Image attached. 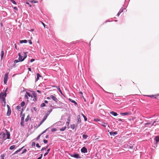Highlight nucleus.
<instances>
[{
	"label": "nucleus",
	"mask_w": 159,
	"mask_h": 159,
	"mask_svg": "<svg viewBox=\"0 0 159 159\" xmlns=\"http://www.w3.org/2000/svg\"><path fill=\"white\" fill-rule=\"evenodd\" d=\"M47 115H45V116H44L43 119L42 120V121L40 122L39 124V125H38V127L47 118Z\"/></svg>",
	"instance_id": "obj_5"
},
{
	"label": "nucleus",
	"mask_w": 159,
	"mask_h": 159,
	"mask_svg": "<svg viewBox=\"0 0 159 159\" xmlns=\"http://www.w3.org/2000/svg\"><path fill=\"white\" fill-rule=\"evenodd\" d=\"M70 127L72 129H74L75 128V125L73 124L71 125Z\"/></svg>",
	"instance_id": "obj_33"
},
{
	"label": "nucleus",
	"mask_w": 159,
	"mask_h": 159,
	"mask_svg": "<svg viewBox=\"0 0 159 159\" xmlns=\"http://www.w3.org/2000/svg\"><path fill=\"white\" fill-rule=\"evenodd\" d=\"M155 140L157 142H158L159 141V136H157L155 138Z\"/></svg>",
	"instance_id": "obj_24"
},
{
	"label": "nucleus",
	"mask_w": 159,
	"mask_h": 159,
	"mask_svg": "<svg viewBox=\"0 0 159 159\" xmlns=\"http://www.w3.org/2000/svg\"><path fill=\"white\" fill-rule=\"evenodd\" d=\"M72 156L75 158H79V155L78 154H74Z\"/></svg>",
	"instance_id": "obj_15"
},
{
	"label": "nucleus",
	"mask_w": 159,
	"mask_h": 159,
	"mask_svg": "<svg viewBox=\"0 0 159 159\" xmlns=\"http://www.w3.org/2000/svg\"><path fill=\"white\" fill-rule=\"evenodd\" d=\"M15 145L11 146L10 147V149H11V150H12V149H14V148H15Z\"/></svg>",
	"instance_id": "obj_30"
},
{
	"label": "nucleus",
	"mask_w": 159,
	"mask_h": 159,
	"mask_svg": "<svg viewBox=\"0 0 159 159\" xmlns=\"http://www.w3.org/2000/svg\"><path fill=\"white\" fill-rule=\"evenodd\" d=\"M19 61H18V60H16L14 61V62L15 63H16L18 62Z\"/></svg>",
	"instance_id": "obj_50"
},
{
	"label": "nucleus",
	"mask_w": 159,
	"mask_h": 159,
	"mask_svg": "<svg viewBox=\"0 0 159 159\" xmlns=\"http://www.w3.org/2000/svg\"><path fill=\"white\" fill-rule=\"evenodd\" d=\"M30 2L32 3H37L38 2L37 1H36V0H34L31 1H30Z\"/></svg>",
	"instance_id": "obj_34"
},
{
	"label": "nucleus",
	"mask_w": 159,
	"mask_h": 159,
	"mask_svg": "<svg viewBox=\"0 0 159 159\" xmlns=\"http://www.w3.org/2000/svg\"><path fill=\"white\" fill-rule=\"evenodd\" d=\"M25 104V102L24 101H23L20 104V106L21 107H23Z\"/></svg>",
	"instance_id": "obj_28"
},
{
	"label": "nucleus",
	"mask_w": 159,
	"mask_h": 159,
	"mask_svg": "<svg viewBox=\"0 0 159 159\" xmlns=\"http://www.w3.org/2000/svg\"><path fill=\"white\" fill-rule=\"evenodd\" d=\"M20 43H26L27 42V40H21L20 41Z\"/></svg>",
	"instance_id": "obj_23"
},
{
	"label": "nucleus",
	"mask_w": 159,
	"mask_h": 159,
	"mask_svg": "<svg viewBox=\"0 0 159 159\" xmlns=\"http://www.w3.org/2000/svg\"><path fill=\"white\" fill-rule=\"evenodd\" d=\"M8 79V73H7L5 75L4 78V83L6 84L7 83Z\"/></svg>",
	"instance_id": "obj_3"
},
{
	"label": "nucleus",
	"mask_w": 159,
	"mask_h": 159,
	"mask_svg": "<svg viewBox=\"0 0 159 159\" xmlns=\"http://www.w3.org/2000/svg\"><path fill=\"white\" fill-rule=\"evenodd\" d=\"M81 152L84 153H86L87 152V150L85 147H83L81 149Z\"/></svg>",
	"instance_id": "obj_10"
},
{
	"label": "nucleus",
	"mask_w": 159,
	"mask_h": 159,
	"mask_svg": "<svg viewBox=\"0 0 159 159\" xmlns=\"http://www.w3.org/2000/svg\"><path fill=\"white\" fill-rule=\"evenodd\" d=\"M52 111V109H50L49 111H48L47 113V114H46V115H47V116H48V115H49V114L50 113V112Z\"/></svg>",
	"instance_id": "obj_38"
},
{
	"label": "nucleus",
	"mask_w": 159,
	"mask_h": 159,
	"mask_svg": "<svg viewBox=\"0 0 159 159\" xmlns=\"http://www.w3.org/2000/svg\"><path fill=\"white\" fill-rule=\"evenodd\" d=\"M23 111V109H22V111H21V112L20 113V116L22 115V114Z\"/></svg>",
	"instance_id": "obj_58"
},
{
	"label": "nucleus",
	"mask_w": 159,
	"mask_h": 159,
	"mask_svg": "<svg viewBox=\"0 0 159 159\" xmlns=\"http://www.w3.org/2000/svg\"><path fill=\"white\" fill-rule=\"evenodd\" d=\"M50 97L51 98H52V99L54 101H55V102H57V99L56 97L54 96L53 95H50Z\"/></svg>",
	"instance_id": "obj_9"
},
{
	"label": "nucleus",
	"mask_w": 159,
	"mask_h": 159,
	"mask_svg": "<svg viewBox=\"0 0 159 159\" xmlns=\"http://www.w3.org/2000/svg\"><path fill=\"white\" fill-rule=\"evenodd\" d=\"M14 9H15V10H18L17 8L16 7H14Z\"/></svg>",
	"instance_id": "obj_60"
},
{
	"label": "nucleus",
	"mask_w": 159,
	"mask_h": 159,
	"mask_svg": "<svg viewBox=\"0 0 159 159\" xmlns=\"http://www.w3.org/2000/svg\"><path fill=\"white\" fill-rule=\"evenodd\" d=\"M27 151V150L26 149H24L22 152L21 153V154H23L25 152Z\"/></svg>",
	"instance_id": "obj_46"
},
{
	"label": "nucleus",
	"mask_w": 159,
	"mask_h": 159,
	"mask_svg": "<svg viewBox=\"0 0 159 159\" xmlns=\"http://www.w3.org/2000/svg\"><path fill=\"white\" fill-rule=\"evenodd\" d=\"M25 97L26 99H28L29 98V97L30 99L31 100L33 98V96L30 94V93L28 92H26V94L25 95Z\"/></svg>",
	"instance_id": "obj_2"
},
{
	"label": "nucleus",
	"mask_w": 159,
	"mask_h": 159,
	"mask_svg": "<svg viewBox=\"0 0 159 159\" xmlns=\"http://www.w3.org/2000/svg\"><path fill=\"white\" fill-rule=\"evenodd\" d=\"M41 135V134H40L35 139V140H36V141H37L38 140H39V139L40 138V136Z\"/></svg>",
	"instance_id": "obj_29"
},
{
	"label": "nucleus",
	"mask_w": 159,
	"mask_h": 159,
	"mask_svg": "<svg viewBox=\"0 0 159 159\" xmlns=\"http://www.w3.org/2000/svg\"><path fill=\"white\" fill-rule=\"evenodd\" d=\"M48 147V146L46 147H43V148L41 150V151H43V150H46V149L47 148V147Z\"/></svg>",
	"instance_id": "obj_43"
},
{
	"label": "nucleus",
	"mask_w": 159,
	"mask_h": 159,
	"mask_svg": "<svg viewBox=\"0 0 159 159\" xmlns=\"http://www.w3.org/2000/svg\"><path fill=\"white\" fill-rule=\"evenodd\" d=\"M5 131L6 132V134L7 135V139H10V133L6 129Z\"/></svg>",
	"instance_id": "obj_11"
},
{
	"label": "nucleus",
	"mask_w": 159,
	"mask_h": 159,
	"mask_svg": "<svg viewBox=\"0 0 159 159\" xmlns=\"http://www.w3.org/2000/svg\"><path fill=\"white\" fill-rule=\"evenodd\" d=\"M42 24V25H43V26H44V28H45V24L44 23H43V22H41Z\"/></svg>",
	"instance_id": "obj_55"
},
{
	"label": "nucleus",
	"mask_w": 159,
	"mask_h": 159,
	"mask_svg": "<svg viewBox=\"0 0 159 159\" xmlns=\"http://www.w3.org/2000/svg\"><path fill=\"white\" fill-rule=\"evenodd\" d=\"M47 129H45V130H44L43 132L41 134H40L42 135V134H43L44 133H45V132H46L47 130Z\"/></svg>",
	"instance_id": "obj_45"
},
{
	"label": "nucleus",
	"mask_w": 159,
	"mask_h": 159,
	"mask_svg": "<svg viewBox=\"0 0 159 159\" xmlns=\"http://www.w3.org/2000/svg\"><path fill=\"white\" fill-rule=\"evenodd\" d=\"M81 115L82 116H83V117L84 118V120L85 121H86L87 120V118L86 117V116H85L83 114H81Z\"/></svg>",
	"instance_id": "obj_26"
},
{
	"label": "nucleus",
	"mask_w": 159,
	"mask_h": 159,
	"mask_svg": "<svg viewBox=\"0 0 159 159\" xmlns=\"http://www.w3.org/2000/svg\"><path fill=\"white\" fill-rule=\"evenodd\" d=\"M25 116V115L24 114H23L22 115H21V120L24 121Z\"/></svg>",
	"instance_id": "obj_25"
},
{
	"label": "nucleus",
	"mask_w": 159,
	"mask_h": 159,
	"mask_svg": "<svg viewBox=\"0 0 159 159\" xmlns=\"http://www.w3.org/2000/svg\"><path fill=\"white\" fill-rule=\"evenodd\" d=\"M66 128V127H64L62 128L61 129H60V130L61 131H64Z\"/></svg>",
	"instance_id": "obj_32"
},
{
	"label": "nucleus",
	"mask_w": 159,
	"mask_h": 159,
	"mask_svg": "<svg viewBox=\"0 0 159 159\" xmlns=\"http://www.w3.org/2000/svg\"><path fill=\"white\" fill-rule=\"evenodd\" d=\"M28 69L30 71H31V69L30 68H28Z\"/></svg>",
	"instance_id": "obj_63"
},
{
	"label": "nucleus",
	"mask_w": 159,
	"mask_h": 159,
	"mask_svg": "<svg viewBox=\"0 0 159 159\" xmlns=\"http://www.w3.org/2000/svg\"><path fill=\"white\" fill-rule=\"evenodd\" d=\"M4 54V51L3 50H2L1 52V58L2 60V58H3Z\"/></svg>",
	"instance_id": "obj_19"
},
{
	"label": "nucleus",
	"mask_w": 159,
	"mask_h": 159,
	"mask_svg": "<svg viewBox=\"0 0 159 159\" xmlns=\"http://www.w3.org/2000/svg\"><path fill=\"white\" fill-rule=\"evenodd\" d=\"M24 147H22V148H21L20 149H19L17 150L16 152L15 153H18L19 152H20V151Z\"/></svg>",
	"instance_id": "obj_41"
},
{
	"label": "nucleus",
	"mask_w": 159,
	"mask_h": 159,
	"mask_svg": "<svg viewBox=\"0 0 159 159\" xmlns=\"http://www.w3.org/2000/svg\"><path fill=\"white\" fill-rule=\"evenodd\" d=\"M29 118H30L29 115H28L27 116V118H26L25 119V121L26 122H27V121H28L29 119Z\"/></svg>",
	"instance_id": "obj_31"
},
{
	"label": "nucleus",
	"mask_w": 159,
	"mask_h": 159,
	"mask_svg": "<svg viewBox=\"0 0 159 159\" xmlns=\"http://www.w3.org/2000/svg\"><path fill=\"white\" fill-rule=\"evenodd\" d=\"M110 113L111 114L115 116H117L118 115L117 113H116L115 112L113 111L111 112Z\"/></svg>",
	"instance_id": "obj_14"
},
{
	"label": "nucleus",
	"mask_w": 159,
	"mask_h": 159,
	"mask_svg": "<svg viewBox=\"0 0 159 159\" xmlns=\"http://www.w3.org/2000/svg\"><path fill=\"white\" fill-rule=\"evenodd\" d=\"M11 109H9V110H8V111H7V116H9L11 115Z\"/></svg>",
	"instance_id": "obj_16"
},
{
	"label": "nucleus",
	"mask_w": 159,
	"mask_h": 159,
	"mask_svg": "<svg viewBox=\"0 0 159 159\" xmlns=\"http://www.w3.org/2000/svg\"><path fill=\"white\" fill-rule=\"evenodd\" d=\"M83 138H84V139H86L88 137V136L87 135L83 134L82 136Z\"/></svg>",
	"instance_id": "obj_36"
},
{
	"label": "nucleus",
	"mask_w": 159,
	"mask_h": 159,
	"mask_svg": "<svg viewBox=\"0 0 159 159\" xmlns=\"http://www.w3.org/2000/svg\"><path fill=\"white\" fill-rule=\"evenodd\" d=\"M48 103V101L47 100L44 101V103Z\"/></svg>",
	"instance_id": "obj_61"
},
{
	"label": "nucleus",
	"mask_w": 159,
	"mask_h": 159,
	"mask_svg": "<svg viewBox=\"0 0 159 159\" xmlns=\"http://www.w3.org/2000/svg\"><path fill=\"white\" fill-rule=\"evenodd\" d=\"M6 134L4 132H2L0 134V139H3L5 138Z\"/></svg>",
	"instance_id": "obj_6"
},
{
	"label": "nucleus",
	"mask_w": 159,
	"mask_h": 159,
	"mask_svg": "<svg viewBox=\"0 0 159 159\" xmlns=\"http://www.w3.org/2000/svg\"><path fill=\"white\" fill-rule=\"evenodd\" d=\"M7 107L8 110H9L11 109L9 106L8 105H7Z\"/></svg>",
	"instance_id": "obj_57"
},
{
	"label": "nucleus",
	"mask_w": 159,
	"mask_h": 159,
	"mask_svg": "<svg viewBox=\"0 0 159 159\" xmlns=\"http://www.w3.org/2000/svg\"><path fill=\"white\" fill-rule=\"evenodd\" d=\"M102 125L105 127H106L107 125V124L105 123H102Z\"/></svg>",
	"instance_id": "obj_35"
},
{
	"label": "nucleus",
	"mask_w": 159,
	"mask_h": 159,
	"mask_svg": "<svg viewBox=\"0 0 159 159\" xmlns=\"http://www.w3.org/2000/svg\"><path fill=\"white\" fill-rule=\"evenodd\" d=\"M58 90H59V92H60L61 93H62V92H61V90L60 89V88H59V89H58Z\"/></svg>",
	"instance_id": "obj_62"
},
{
	"label": "nucleus",
	"mask_w": 159,
	"mask_h": 159,
	"mask_svg": "<svg viewBox=\"0 0 159 159\" xmlns=\"http://www.w3.org/2000/svg\"><path fill=\"white\" fill-rule=\"evenodd\" d=\"M35 142H33L32 143V147H34L35 146Z\"/></svg>",
	"instance_id": "obj_47"
},
{
	"label": "nucleus",
	"mask_w": 159,
	"mask_h": 159,
	"mask_svg": "<svg viewBox=\"0 0 159 159\" xmlns=\"http://www.w3.org/2000/svg\"><path fill=\"white\" fill-rule=\"evenodd\" d=\"M123 11V10H122L121 11H120L118 13H117V15L118 16H119L120 15L121 13V12H122Z\"/></svg>",
	"instance_id": "obj_40"
},
{
	"label": "nucleus",
	"mask_w": 159,
	"mask_h": 159,
	"mask_svg": "<svg viewBox=\"0 0 159 159\" xmlns=\"http://www.w3.org/2000/svg\"><path fill=\"white\" fill-rule=\"evenodd\" d=\"M77 122L79 124H80L81 123V120L80 117V115H78L77 116Z\"/></svg>",
	"instance_id": "obj_12"
},
{
	"label": "nucleus",
	"mask_w": 159,
	"mask_h": 159,
	"mask_svg": "<svg viewBox=\"0 0 159 159\" xmlns=\"http://www.w3.org/2000/svg\"><path fill=\"white\" fill-rule=\"evenodd\" d=\"M47 99H51V98L50 97H50H47Z\"/></svg>",
	"instance_id": "obj_59"
},
{
	"label": "nucleus",
	"mask_w": 159,
	"mask_h": 159,
	"mask_svg": "<svg viewBox=\"0 0 159 159\" xmlns=\"http://www.w3.org/2000/svg\"><path fill=\"white\" fill-rule=\"evenodd\" d=\"M42 156H43V154H41V156L39 157H38L37 158V159H41V158H42Z\"/></svg>",
	"instance_id": "obj_54"
},
{
	"label": "nucleus",
	"mask_w": 159,
	"mask_h": 159,
	"mask_svg": "<svg viewBox=\"0 0 159 159\" xmlns=\"http://www.w3.org/2000/svg\"><path fill=\"white\" fill-rule=\"evenodd\" d=\"M43 142L44 143L46 144L48 143V140L44 139L43 140Z\"/></svg>",
	"instance_id": "obj_48"
},
{
	"label": "nucleus",
	"mask_w": 159,
	"mask_h": 159,
	"mask_svg": "<svg viewBox=\"0 0 159 159\" xmlns=\"http://www.w3.org/2000/svg\"><path fill=\"white\" fill-rule=\"evenodd\" d=\"M70 101L71 102H72L74 103L75 105H77V103L74 100L71 99H69Z\"/></svg>",
	"instance_id": "obj_18"
},
{
	"label": "nucleus",
	"mask_w": 159,
	"mask_h": 159,
	"mask_svg": "<svg viewBox=\"0 0 159 159\" xmlns=\"http://www.w3.org/2000/svg\"><path fill=\"white\" fill-rule=\"evenodd\" d=\"M35 60V59H31L30 60V62H33V61H34Z\"/></svg>",
	"instance_id": "obj_56"
},
{
	"label": "nucleus",
	"mask_w": 159,
	"mask_h": 159,
	"mask_svg": "<svg viewBox=\"0 0 159 159\" xmlns=\"http://www.w3.org/2000/svg\"><path fill=\"white\" fill-rule=\"evenodd\" d=\"M28 42H29V43L30 44H32V42L30 40H29L28 41Z\"/></svg>",
	"instance_id": "obj_53"
},
{
	"label": "nucleus",
	"mask_w": 159,
	"mask_h": 159,
	"mask_svg": "<svg viewBox=\"0 0 159 159\" xmlns=\"http://www.w3.org/2000/svg\"><path fill=\"white\" fill-rule=\"evenodd\" d=\"M36 146L38 147V148H40V146H39V143H37L36 144Z\"/></svg>",
	"instance_id": "obj_51"
},
{
	"label": "nucleus",
	"mask_w": 159,
	"mask_h": 159,
	"mask_svg": "<svg viewBox=\"0 0 159 159\" xmlns=\"http://www.w3.org/2000/svg\"><path fill=\"white\" fill-rule=\"evenodd\" d=\"M47 115H45V116H44L43 119L42 120V121L40 122L39 124V125H38V127L47 118Z\"/></svg>",
	"instance_id": "obj_4"
},
{
	"label": "nucleus",
	"mask_w": 159,
	"mask_h": 159,
	"mask_svg": "<svg viewBox=\"0 0 159 159\" xmlns=\"http://www.w3.org/2000/svg\"><path fill=\"white\" fill-rule=\"evenodd\" d=\"M41 76L40 75V74H39V73H38L37 74V78H36V80L37 81L39 79V78L40 77H41Z\"/></svg>",
	"instance_id": "obj_17"
},
{
	"label": "nucleus",
	"mask_w": 159,
	"mask_h": 159,
	"mask_svg": "<svg viewBox=\"0 0 159 159\" xmlns=\"http://www.w3.org/2000/svg\"><path fill=\"white\" fill-rule=\"evenodd\" d=\"M6 93H4L2 92L0 93V98L1 101H2L4 102L3 106H4L6 105L5 97L6 96Z\"/></svg>",
	"instance_id": "obj_1"
},
{
	"label": "nucleus",
	"mask_w": 159,
	"mask_h": 159,
	"mask_svg": "<svg viewBox=\"0 0 159 159\" xmlns=\"http://www.w3.org/2000/svg\"><path fill=\"white\" fill-rule=\"evenodd\" d=\"M1 157L2 159H4V156L3 155H2Z\"/></svg>",
	"instance_id": "obj_49"
},
{
	"label": "nucleus",
	"mask_w": 159,
	"mask_h": 159,
	"mask_svg": "<svg viewBox=\"0 0 159 159\" xmlns=\"http://www.w3.org/2000/svg\"><path fill=\"white\" fill-rule=\"evenodd\" d=\"M111 135L114 136L115 135H116L117 134V132L116 131L115 132H111L109 133Z\"/></svg>",
	"instance_id": "obj_13"
},
{
	"label": "nucleus",
	"mask_w": 159,
	"mask_h": 159,
	"mask_svg": "<svg viewBox=\"0 0 159 159\" xmlns=\"http://www.w3.org/2000/svg\"><path fill=\"white\" fill-rule=\"evenodd\" d=\"M50 150V148H49V149H48L47 152L44 155V156H46L48 153L49 152Z\"/></svg>",
	"instance_id": "obj_22"
},
{
	"label": "nucleus",
	"mask_w": 159,
	"mask_h": 159,
	"mask_svg": "<svg viewBox=\"0 0 159 159\" xmlns=\"http://www.w3.org/2000/svg\"><path fill=\"white\" fill-rule=\"evenodd\" d=\"M70 117H69L68 118V119H67V121L66 122V124H67L68 125H69V122H70Z\"/></svg>",
	"instance_id": "obj_20"
},
{
	"label": "nucleus",
	"mask_w": 159,
	"mask_h": 159,
	"mask_svg": "<svg viewBox=\"0 0 159 159\" xmlns=\"http://www.w3.org/2000/svg\"><path fill=\"white\" fill-rule=\"evenodd\" d=\"M57 130V129L56 128H53L52 129L51 131L52 132H55V131H56Z\"/></svg>",
	"instance_id": "obj_39"
},
{
	"label": "nucleus",
	"mask_w": 159,
	"mask_h": 159,
	"mask_svg": "<svg viewBox=\"0 0 159 159\" xmlns=\"http://www.w3.org/2000/svg\"><path fill=\"white\" fill-rule=\"evenodd\" d=\"M11 2L14 4H16V3L13 0H11Z\"/></svg>",
	"instance_id": "obj_42"
},
{
	"label": "nucleus",
	"mask_w": 159,
	"mask_h": 159,
	"mask_svg": "<svg viewBox=\"0 0 159 159\" xmlns=\"http://www.w3.org/2000/svg\"><path fill=\"white\" fill-rule=\"evenodd\" d=\"M37 92L39 93H41V91L39 90H37Z\"/></svg>",
	"instance_id": "obj_64"
},
{
	"label": "nucleus",
	"mask_w": 159,
	"mask_h": 159,
	"mask_svg": "<svg viewBox=\"0 0 159 159\" xmlns=\"http://www.w3.org/2000/svg\"><path fill=\"white\" fill-rule=\"evenodd\" d=\"M18 55L19 56V61H22L24 60V59L23 58V56H21L20 53H19Z\"/></svg>",
	"instance_id": "obj_7"
},
{
	"label": "nucleus",
	"mask_w": 159,
	"mask_h": 159,
	"mask_svg": "<svg viewBox=\"0 0 159 159\" xmlns=\"http://www.w3.org/2000/svg\"><path fill=\"white\" fill-rule=\"evenodd\" d=\"M131 112H126L125 113H120V114L123 116H127L131 114Z\"/></svg>",
	"instance_id": "obj_8"
},
{
	"label": "nucleus",
	"mask_w": 159,
	"mask_h": 159,
	"mask_svg": "<svg viewBox=\"0 0 159 159\" xmlns=\"http://www.w3.org/2000/svg\"><path fill=\"white\" fill-rule=\"evenodd\" d=\"M24 121L21 120V122H20V125H21V126L23 127H24L25 126V125L24 124Z\"/></svg>",
	"instance_id": "obj_27"
},
{
	"label": "nucleus",
	"mask_w": 159,
	"mask_h": 159,
	"mask_svg": "<svg viewBox=\"0 0 159 159\" xmlns=\"http://www.w3.org/2000/svg\"><path fill=\"white\" fill-rule=\"evenodd\" d=\"M16 109L18 110H19L21 109V107L19 106H17L16 107Z\"/></svg>",
	"instance_id": "obj_44"
},
{
	"label": "nucleus",
	"mask_w": 159,
	"mask_h": 159,
	"mask_svg": "<svg viewBox=\"0 0 159 159\" xmlns=\"http://www.w3.org/2000/svg\"><path fill=\"white\" fill-rule=\"evenodd\" d=\"M27 53H28L27 52H24V53L25 54L23 56V58L24 59V60L27 57Z\"/></svg>",
	"instance_id": "obj_21"
},
{
	"label": "nucleus",
	"mask_w": 159,
	"mask_h": 159,
	"mask_svg": "<svg viewBox=\"0 0 159 159\" xmlns=\"http://www.w3.org/2000/svg\"><path fill=\"white\" fill-rule=\"evenodd\" d=\"M94 120L96 121H99V120L98 119H94Z\"/></svg>",
	"instance_id": "obj_52"
},
{
	"label": "nucleus",
	"mask_w": 159,
	"mask_h": 159,
	"mask_svg": "<svg viewBox=\"0 0 159 159\" xmlns=\"http://www.w3.org/2000/svg\"><path fill=\"white\" fill-rule=\"evenodd\" d=\"M45 104L44 103H42L40 105L41 107H45Z\"/></svg>",
	"instance_id": "obj_37"
}]
</instances>
